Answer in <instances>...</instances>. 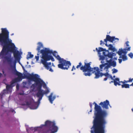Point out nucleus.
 <instances>
[{
	"mask_svg": "<svg viewBox=\"0 0 133 133\" xmlns=\"http://www.w3.org/2000/svg\"><path fill=\"white\" fill-rule=\"evenodd\" d=\"M39 77V76L38 74H35V75H30L28 78L30 79L31 81H34L36 86H37V92L36 94V95L37 97L39 98V99L37 102L34 103L33 104L35 106L32 107L33 109L37 108L44 95L47 94L50 92L49 89L47 88L45 91H44L42 89V86H43L44 88L46 86V84Z\"/></svg>",
	"mask_w": 133,
	"mask_h": 133,
	"instance_id": "1",
	"label": "nucleus"
},
{
	"mask_svg": "<svg viewBox=\"0 0 133 133\" xmlns=\"http://www.w3.org/2000/svg\"><path fill=\"white\" fill-rule=\"evenodd\" d=\"M95 112L94 119L93 121V125L95 126L105 128L107 123L105 119L108 115L107 111L102 110L101 107L98 105L94 102Z\"/></svg>",
	"mask_w": 133,
	"mask_h": 133,
	"instance_id": "2",
	"label": "nucleus"
},
{
	"mask_svg": "<svg viewBox=\"0 0 133 133\" xmlns=\"http://www.w3.org/2000/svg\"><path fill=\"white\" fill-rule=\"evenodd\" d=\"M2 33L0 34V42L3 48L0 55H3L7 51H12L14 49L15 45L12 41L9 39V32L5 28L1 29Z\"/></svg>",
	"mask_w": 133,
	"mask_h": 133,
	"instance_id": "3",
	"label": "nucleus"
},
{
	"mask_svg": "<svg viewBox=\"0 0 133 133\" xmlns=\"http://www.w3.org/2000/svg\"><path fill=\"white\" fill-rule=\"evenodd\" d=\"M91 62L86 63L84 62V65H82L81 62L79 63V64L76 67L77 69L80 67V70L84 72L83 75L86 76H90L92 73H94L95 75L94 77L95 79L99 78L102 76V73L100 72V70L98 67L91 68L90 66Z\"/></svg>",
	"mask_w": 133,
	"mask_h": 133,
	"instance_id": "4",
	"label": "nucleus"
},
{
	"mask_svg": "<svg viewBox=\"0 0 133 133\" xmlns=\"http://www.w3.org/2000/svg\"><path fill=\"white\" fill-rule=\"evenodd\" d=\"M4 58L7 61L8 63L11 65V67H13L15 69L14 74L18 76L17 78H15L12 80L13 83H15L19 81H21L22 79L26 78L24 76V75H23V74L22 73L19 72L16 70V61H14L12 62L14 65L13 66L11 65L12 63V58L7 56H6L4 57Z\"/></svg>",
	"mask_w": 133,
	"mask_h": 133,
	"instance_id": "5",
	"label": "nucleus"
},
{
	"mask_svg": "<svg viewBox=\"0 0 133 133\" xmlns=\"http://www.w3.org/2000/svg\"><path fill=\"white\" fill-rule=\"evenodd\" d=\"M59 61V63L58 65V67L62 69L67 70L71 65V63L69 61H67L63 58H61L59 55H57V52L56 51L53 52L52 53Z\"/></svg>",
	"mask_w": 133,
	"mask_h": 133,
	"instance_id": "6",
	"label": "nucleus"
},
{
	"mask_svg": "<svg viewBox=\"0 0 133 133\" xmlns=\"http://www.w3.org/2000/svg\"><path fill=\"white\" fill-rule=\"evenodd\" d=\"M42 57L46 59V60H51L52 61H54L55 59L51 55H49V54H51L52 53V50H50L49 49H46L44 50H41Z\"/></svg>",
	"mask_w": 133,
	"mask_h": 133,
	"instance_id": "7",
	"label": "nucleus"
},
{
	"mask_svg": "<svg viewBox=\"0 0 133 133\" xmlns=\"http://www.w3.org/2000/svg\"><path fill=\"white\" fill-rule=\"evenodd\" d=\"M105 128L93 126L91 128V133H105Z\"/></svg>",
	"mask_w": 133,
	"mask_h": 133,
	"instance_id": "8",
	"label": "nucleus"
},
{
	"mask_svg": "<svg viewBox=\"0 0 133 133\" xmlns=\"http://www.w3.org/2000/svg\"><path fill=\"white\" fill-rule=\"evenodd\" d=\"M42 59L41 60V62L42 64L44 65L45 68L48 70H49V71L53 72V70L50 67L49 65H50L51 64V62L47 63V61L49 60H46L45 58H43L42 57H41Z\"/></svg>",
	"mask_w": 133,
	"mask_h": 133,
	"instance_id": "9",
	"label": "nucleus"
},
{
	"mask_svg": "<svg viewBox=\"0 0 133 133\" xmlns=\"http://www.w3.org/2000/svg\"><path fill=\"white\" fill-rule=\"evenodd\" d=\"M112 59H110L109 60H107V62L108 63V64L104 68V69H106V71H107L108 70V69L110 68V66H112L113 67H115L116 66V62L114 61L111 62Z\"/></svg>",
	"mask_w": 133,
	"mask_h": 133,
	"instance_id": "10",
	"label": "nucleus"
},
{
	"mask_svg": "<svg viewBox=\"0 0 133 133\" xmlns=\"http://www.w3.org/2000/svg\"><path fill=\"white\" fill-rule=\"evenodd\" d=\"M130 48L131 47H128V48H127V49H119V50L117 52V53L120 56H121L122 54H123L125 55H126L127 53V51H130Z\"/></svg>",
	"mask_w": 133,
	"mask_h": 133,
	"instance_id": "11",
	"label": "nucleus"
},
{
	"mask_svg": "<svg viewBox=\"0 0 133 133\" xmlns=\"http://www.w3.org/2000/svg\"><path fill=\"white\" fill-rule=\"evenodd\" d=\"M99 105H101L103 109H109L108 106H110L109 102L107 100H106L103 102H101L99 104Z\"/></svg>",
	"mask_w": 133,
	"mask_h": 133,
	"instance_id": "12",
	"label": "nucleus"
},
{
	"mask_svg": "<svg viewBox=\"0 0 133 133\" xmlns=\"http://www.w3.org/2000/svg\"><path fill=\"white\" fill-rule=\"evenodd\" d=\"M116 39L117 40H119L118 38H115V37H111L109 35H107L106 38L104 40V42L107 43L108 41L111 42H112L113 41Z\"/></svg>",
	"mask_w": 133,
	"mask_h": 133,
	"instance_id": "13",
	"label": "nucleus"
},
{
	"mask_svg": "<svg viewBox=\"0 0 133 133\" xmlns=\"http://www.w3.org/2000/svg\"><path fill=\"white\" fill-rule=\"evenodd\" d=\"M37 44L38 46H37V48H36V50L38 51V53H41V50H44L46 49H48L46 48H44L43 49H42L41 50V49L43 48V45L42 43L40 42H39Z\"/></svg>",
	"mask_w": 133,
	"mask_h": 133,
	"instance_id": "14",
	"label": "nucleus"
},
{
	"mask_svg": "<svg viewBox=\"0 0 133 133\" xmlns=\"http://www.w3.org/2000/svg\"><path fill=\"white\" fill-rule=\"evenodd\" d=\"M14 56L16 60L19 61V51H15L13 52Z\"/></svg>",
	"mask_w": 133,
	"mask_h": 133,
	"instance_id": "15",
	"label": "nucleus"
},
{
	"mask_svg": "<svg viewBox=\"0 0 133 133\" xmlns=\"http://www.w3.org/2000/svg\"><path fill=\"white\" fill-rule=\"evenodd\" d=\"M10 82V85L5 83L6 85V89L7 91H9L13 87L15 86V85L14 84V83H12V80Z\"/></svg>",
	"mask_w": 133,
	"mask_h": 133,
	"instance_id": "16",
	"label": "nucleus"
},
{
	"mask_svg": "<svg viewBox=\"0 0 133 133\" xmlns=\"http://www.w3.org/2000/svg\"><path fill=\"white\" fill-rule=\"evenodd\" d=\"M53 93H51L48 96V99L50 102L51 104L53 103V102L56 98V96H52Z\"/></svg>",
	"mask_w": 133,
	"mask_h": 133,
	"instance_id": "17",
	"label": "nucleus"
},
{
	"mask_svg": "<svg viewBox=\"0 0 133 133\" xmlns=\"http://www.w3.org/2000/svg\"><path fill=\"white\" fill-rule=\"evenodd\" d=\"M58 130V127L55 126V123L54 124L53 126L52 127L51 132L50 133H55L57 132Z\"/></svg>",
	"mask_w": 133,
	"mask_h": 133,
	"instance_id": "18",
	"label": "nucleus"
},
{
	"mask_svg": "<svg viewBox=\"0 0 133 133\" xmlns=\"http://www.w3.org/2000/svg\"><path fill=\"white\" fill-rule=\"evenodd\" d=\"M105 52H103V54L105 56H107L108 57L110 58L111 59L112 58L113 56H114L116 55V54L114 53H111L109 52L107 55L105 54Z\"/></svg>",
	"mask_w": 133,
	"mask_h": 133,
	"instance_id": "19",
	"label": "nucleus"
},
{
	"mask_svg": "<svg viewBox=\"0 0 133 133\" xmlns=\"http://www.w3.org/2000/svg\"><path fill=\"white\" fill-rule=\"evenodd\" d=\"M55 123L54 122H52L49 120H47L45 122V125L49 127L53 126L54 124Z\"/></svg>",
	"mask_w": 133,
	"mask_h": 133,
	"instance_id": "20",
	"label": "nucleus"
},
{
	"mask_svg": "<svg viewBox=\"0 0 133 133\" xmlns=\"http://www.w3.org/2000/svg\"><path fill=\"white\" fill-rule=\"evenodd\" d=\"M108 64L107 63H105L104 64H101L99 66L100 69L101 71H103L104 70H105L106 71V69H104V68L106 66H105L106 65H107Z\"/></svg>",
	"mask_w": 133,
	"mask_h": 133,
	"instance_id": "21",
	"label": "nucleus"
},
{
	"mask_svg": "<svg viewBox=\"0 0 133 133\" xmlns=\"http://www.w3.org/2000/svg\"><path fill=\"white\" fill-rule=\"evenodd\" d=\"M22 68H23V70L24 72L25 73V74H24V76L26 78L28 79L29 80L31 81L30 79H29L28 78V77L30 75H35V74H30L29 73L27 72V71L25 70L24 68L23 67Z\"/></svg>",
	"mask_w": 133,
	"mask_h": 133,
	"instance_id": "22",
	"label": "nucleus"
},
{
	"mask_svg": "<svg viewBox=\"0 0 133 133\" xmlns=\"http://www.w3.org/2000/svg\"><path fill=\"white\" fill-rule=\"evenodd\" d=\"M22 68H23V70L24 72L25 73V74H24V76L26 78L28 79L29 80L31 81L30 79H29L28 78V77L30 75H35V74H30L29 73L27 72V71L25 70L24 68L23 67Z\"/></svg>",
	"mask_w": 133,
	"mask_h": 133,
	"instance_id": "23",
	"label": "nucleus"
},
{
	"mask_svg": "<svg viewBox=\"0 0 133 133\" xmlns=\"http://www.w3.org/2000/svg\"><path fill=\"white\" fill-rule=\"evenodd\" d=\"M105 45L107 47H109V49L111 51H114L116 50L115 48L113 47L112 45L111 44H109L108 45L107 43H105Z\"/></svg>",
	"mask_w": 133,
	"mask_h": 133,
	"instance_id": "24",
	"label": "nucleus"
},
{
	"mask_svg": "<svg viewBox=\"0 0 133 133\" xmlns=\"http://www.w3.org/2000/svg\"><path fill=\"white\" fill-rule=\"evenodd\" d=\"M98 48L99 49H98L97 48H96V50L98 53H99L100 52L102 51L104 52V51H107L105 49H103V48L101 47H99Z\"/></svg>",
	"mask_w": 133,
	"mask_h": 133,
	"instance_id": "25",
	"label": "nucleus"
},
{
	"mask_svg": "<svg viewBox=\"0 0 133 133\" xmlns=\"http://www.w3.org/2000/svg\"><path fill=\"white\" fill-rule=\"evenodd\" d=\"M120 58H122L123 61H125L128 59V58L127 56L125 55H123L119 56Z\"/></svg>",
	"mask_w": 133,
	"mask_h": 133,
	"instance_id": "26",
	"label": "nucleus"
},
{
	"mask_svg": "<svg viewBox=\"0 0 133 133\" xmlns=\"http://www.w3.org/2000/svg\"><path fill=\"white\" fill-rule=\"evenodd\" d=\"M118 82H119V79L118 78H116L115 79H114V82L115 86L117 85Z\"/></svg>",
	"mask_w": 133,
	"mask_h": 133,
	"instance_id": "27",
	"label": "nucleus"
},
{
	"mask_svg": "<svg viewBox=\"0 0 133 133\" xmlns=\"http://www.w3.org/2000/svg\"><path fill=\"white\" fill-rule=\"evenodd\" d=\"M33 55L31 54V52H29L27 55L26 58L27 59H28L29 58H32L33 57Z\"/></svg>",
	"mask_w": 133,
	"mask_h": 133,
	"instance_id": "28",
	"label": "nucleus"
},
{
	"mask_svg": "<svg viewBox=\"0 0 133 133\" xmlns=\"http://www.w3.org/2000/svg\"><path fill=\"white\" fill-rule=\"evenodd\" d=\"M130 85L128 84H125L122 85V88H129Z\"/></svg>",
	"mask_w": 133,
	"mask_h": 133,
	"instance_id": "29",
	"label": "nucleus"
},
{
	"mask_svg": "<svg viewBox=\"0 0 133 133\" xmlns=\"http://www.w3.org/2000/svg\"><path fill=\"white\" fill-rule=\"evenodd\" d=\"M34 102L32 103H31V104H30L29 103V102H27L26 103V104L27 105H30V106H31V107L33 109H33L32 108V107L34 106H35V105L34 104H33V103H34Z\"/></svg>",
	"mask_w": 133,
	"mask_h": 133,
	"instance_id": "30",
	"label": "nucleus"
},
{
	"mask_svg": "<svg viewBox=\"0 0 133 133\" xmlns=\"http://www.w3.org/2000/svg\"><path fill=\"white\" fill-rule=\"evenodd\" d=\"M128 55L131 58H133V54L132 52H130L128 54Z\"/></svg>",
	"mask_w": 133,
	"mask_h": 133,
	"instance_id": "31",
	"label": "nucleus"
},
{
	"mask_svg": "<svg viewBox=\"0 0 133 133\" xmlns=\"http://www.w3.org/2000/svg\"><path fill=\"white\" fill-rule=\"evenodd\" d=\"M112 73L113 74L117 72L118 70L116 69H115V68H114L113 69H112Z\"/></svg>",
	"mask_w": 133,
	"mask_h": 133,
	"instance_id": "32",
	"label": "nucleus"
},
{
	"mask_svg": "<svg viewBox=\"0 0 133 133\" xmlns=\"http://www.w3.org/2000/svg\"><path fill=\"white\" fill-rule=\"evenodd\" d=\"M108 75H109V74L108 72H107L104 74L102 73V76H104L105 77H108Z\"/></svg>",
	"mask_w": 133,
	"mask_h": 133,
	"instance_id": "33",
	"label": "nucleus"
},
{
	"mask_svg": "<svg viewBox=\"0 0 133 133\" xmlns=\"http://www.w3.org/2000/svg\"><path fill=\"white\" fill-rule=\"evenodd\" d=\"M39 53H37V56H35V58L36 59V60L37 61H38L39 59Z\"/></svg>",
	"mask_w": 133,
	"mask_h": 133,
	"instance_id": "34",
	"label": "nucleus"
},
{
	"mask_svg": "<svg viewBox=\"0 0 133 133\" xmlns=\"http://www.w3.org/2000/svg\"><path fill=\"white\" fill-rule=\"evenodd\" d=\"M129 42L128 41H127V42H126V46H128V47H130L129 45Z\"/></svg>",
	"mask_w": 133,
	"mask_h": 133,
	"instance_id": "35",
	"label": "nucleus"
},
{
	"mask_svg": "<svg viewBox=\"0 0 133 133\" xmlns=\"http://www.w3.org/2000/svg\"><path fill=\"white\" fill-rule=\"evenodd\" d=\"M16 89L17 90H18L19 88V85L18 84H17L16 86Z\"/></svg>",
	"mask_w": 133,
	"mask_h": 133,
	"instance_id": "36",
	"label": "nucleus"
},
{
	"mask_svg": "<svg viewBox=\"0 0 133 133\" xmlns=\"http://www.w3.org/2000/svg\"><path fill=\"white\" fill-rule=\"evenodd\" d=\"M133 80V78H132V79H131V78H130L129 79L128 81H127V82H132Z\"/></svg>",
	"mask_w": 133,
	"mask_h": 133,
	"instance_id": "37",
	"label": "nucleus"
},
{
	"mask_svg": "<svg viewBox=\"0 0 133 133\" xmlns=\"http://www.w3.org/2000/svg\"><path fill=\"white\" fill-rule=\"evenodd\" d=\"M108 77H110L111 78V79L112 80L113 79V77L112 76L110 75H109H109H108Z\"/></svg>",
	"mask_w": 133,
	"mask_h": 133,
	"instance_id": "38",
	"label": "nucleus"
},
{
	"mask_svg": "<svg viewBox=\"0 0 133 133\" xmlns=\"http://www.w3.org/2000/svg\"><path fill=\"white\" fill-rule=\"evenodd\" d=\"M108 77H110L111 78V79L112 80L113 79V77L112 76L110 75H109H109H108Z\"/></svg>",
	"mask_w": 133,
	"mask_h": 133,
	"instance_id": "39",
	"label": "nucleus"
},
{
	"mask_svg": "<svg viewBox=\"0 0 133 133\" xmlns=\"http://www.w3.org/2000/svg\"><path fill=\"white\" fill-rule=\"evenodd\" d=\"M100 44L101 45L102 44H104V43L102 40H101L100 41Z\"/></svg>",
	"mask_w": 133,
	"mask_h": 133,
	"instance_id": "40",
	"label": "nucleus"
},
{
	"mask_svg": "<svg viewBox=\"0 0 133 133\" xmlns=\"http://www.w3.org/2000/svg\"><path fill=\"white\" fill-rule=\"evenodd\" d=\"M39 127H35L34 128V131H36L39 128Z\"/></svg>",
	"mask_w": 133,
	"mask_h": 133,
	"instance_id": "41",
	"label": "nucleus"
},
{
	"mask_svg": "<svg viewBox=\"0 0 133 133\" xmlns=\"http://www.w3.org/2000/svg\"><path fill=\"white\" fill-rule=\"evenodd\" d=\"M75 70L76 69V68H75V66L74 65L72 67V68L71 69V71H73L74 70Z\"/></svg>",
	"mask_w": 133,
	"mask_h": 133,
	"instance_id": "42",
	"label": "nucleus"
},
{
	"mask_svg": "<svg viewBox=\"0 0 133 133\" xmlns=\"http://www.w3.org/2000/svg\"><path fill=\"white\" fill-rule=\"evenodd\" d=\"M118 60L119 61V63H121L122 62V59H118Z\"/></svg>",
	"mask_w": 133,
	"mask_h": 133,
	"instance_id": "43",
	"label": "nucleus"
},
{
	"mask_svg": "<svg viewBox=\"0 0 133 133\" xmlns=\"http://www.w3.org/2000/svg\"><path fill=\"white\" fill-rule=\"evenodd\" d=\"M101 59L102 60H104V58H105V57L103 56H102L101 57Z\"/></svg>",
	"mask_w": 133,
	"mask_h": 133,
	"instance_id": "44",
	"label": "nucleus"
},
{
	"mask_svg": "<svg viewBox=\"0 0 133 133\" xmlns=\"http://www.w3.org/2000/svg\"><path fill=\"white\" fill-rule=\"evenodd\" d=\"M2 72L4 75L5 76L6 75V74L5 73L4 71L3 70L2 71Z\"/></svg>",
	"mask_w": 133,
	"mask_h": 133,
	"instance_id": "45",
	"label": "nucleus"
},
{
	"mask_svg": "<svg viewBox=\"0 0 133 133\" xmlns=\"http://www.w3.org/2000/svg\"><path fill=\"white\" fill-rule=\"evenodd\" d=\"M89 104H90V107L91 108L92 106V104L91 103H90Z\"/></svg>",
	"mask_w": 133,
	"mask_h": 133,
	"instance_id": "46",
	"label": "nucleus"
},
{
	"mask_svg": "<svg viewBox=\"0 0 133 133\" xmlns=\"http://www.w3.org/2000/svg\"><path fill=\"white\" fill-rule=\"evenodd\" d=\"M23 83L24 85H25L27 84V82H23Z\"/></svg>",
	"mask_w": 133,
	"mask_h": 133,
	"instance_id": "47",
	"label": "nucleus"
},
{
	"mask_svg": "<svg viewBox=\"0 0 133 133\" xmlns=\"http://www.w3.org/2000/svg\"><path fill=\"white\" fill-rule=\"evenodd\" d=\"M107 79H108L107 78H104V81H106V80H107Z\"/></svg>",
	"mask_w": 133,
	"mask_h": 133,
	"instance_id": "48",
	"label": "nucleus"
},
{
	"mask_svg": "<svg viewBox=\"0 0 133 133\" xmlns=\"http://www.w3.org/2000/svg\"><path fill=\"white\" fill-rule=\"evenodd\" d=\"M121 82V83H123V84H124L125 83V82H124V81H121V82Z\"/></svg>",
	"mask_w": 133,
	"mask_h": 133,
	"instance_id": "49",
	"label": "nucleus"
},
{
	"mask_svg": "<svg viewBox=\"0 0 133 133\" xmlns=\"http://www.w3.org/2000/svg\"><path fill=\"white\" fill-rule=\"evenodd\" d=\"M2 76V74L1 73H0V77Z\"/></svg>",
	"mask_w": 133,
	"mask_h": 133,
	"instance_id": "50",
	"label": "nucleus"
},
{
	"mask_svg": "<svg viewBox=\"0 0 133 133\" xmlns=\"http://www.w3.org/2000/svg\"><path fill=\"white\" fill-rule=\"evenodd\" d=\"M124 82H125V83H127L128 82H127V81H126L125 80H124Z\"/></svg>",
	"mask_w": 133,
	"mask_h": 133,
	"instance_id": "51",
	"label": "nucleus"
},
{
	"mask_svg": "<svg viewBox=\"0 0 133 133\" xmlns=\"http://www.w3.org/2000/svg\"><path fill=\"white\" fill-rule=\"evenodd\" d=\"M117 85H121V84H120L119 83V82H118V84H117Z\"/></svg>",
	"mask_w": 133,
	"mask_h": 133,
	"instance_id": "52",
	"label": "nucleus"
},
{
	"mask_svg": "<svg viewBox=\"0 0 133 133\" xmlns=\"http://www.w3.org/2000/svg\"><path fill=\"white\" fill-rule=\"evenodd\" d=\"M130 86H133V83H132L130 85Z\"/></svg>",
	"mask_w": 133,
	"mask_h": 133,
	"instance_id": "53",
	"label": "nucleus"
},
{
	"mask_svg": "<svg viewBox=\"0 0 133 133\" xmlns=\"http://www.w3.org/2000/svg\"><path fill=\"white\" fill-rule=\"evenodd\" d=\"M113 82V81H111V82H110V83H112Z\"/></svg>",
	"mask_w": 133,
	"mask_h": 133,
	"instance_id": "54",
	"label": "nucleus"
},
{
	"mask_svg": "<svg viewBox=\"0 0 133 133\" xmlns=\"http://www.w3.org/2000/svg\"><path fill=\"white\" fill-rule=\"evenodd\" d=\"M92 109H91V110L89 112H92Z\"/></svg>",
	"mask_w": 133,
	"mask_h": 133,
	"instance_id": "55",
	"label": "nucleus"
},
{
	"mask_svg": "<svg viewBox=\"0 0 133 133\" xmlns=\"http://www.w3.org/2000/svg\"><path fill=\"white\" fill-rule=\"evenodd\" d=\"M12 112H15V111L14 110H13L12 111Z\"/></svg>",
	"mask_w": 133,
	"mask_h": 133,
	"instance_id": "56",
	"label": "nucleus"
},
{
	"mask_svg": "<svg viewBox=\"0 0 133 133\" xmlns=\"http://www.w3.org/2000/svg\"><path fill=\"white\" fill-rule=\"evenodd\" d=\"M113 77L114 78H115V76H113Z\"/></svg>",
	"mask_w": 133,
	"mask_h": 133,
	"instance_id": "57",
	"label": "nucleus"
},
{
	"mask_svg": "<svg viewBox=\"0 0 133 133\" xmlns=\"http://www.w3.org/2000/svg\"><path fill=\"white\" fill-rule=\"evenodd\" d=\"M14 34L13 33V34H11V36H12V35H14Z\"/></svg>",
	"mask_w": 133,
	"mask_h": 133,
	"instance_id": "58",
	"label": "nucleus"
},
{
	"mask_svg": "<svg viewBox=\"0 0 133 133\" xmlns=\"http://www.w3.org/2000/svg\"><path fill=\"white\" fill-rule=\"evenodd\" d=\"M131 110H132V111L133 112V108Z\"/></svg>",
	"mask_w": 133,
	"mask_h": 133,
	"instance_id": "59",
	"label": "nucleus"
},
{
	"mask_svg": "<svg viewBox=\"0 0 133 133\" xmlns=\"http://www.w3.org/2000/svg\"><path fill=\"white\" fill-rule=\"evenodd\" d=\"M4 90V91H5V89L4 90Z\"/></svg>",
	"mask_w": 133,
	"mask_h": 133,
	"instance_id": "60",
	"label": "nucleus"
},
{
	"mask_svg": "<svg viewBox=\"0 0 133 133\" xmlns=\"http://www.w3.org/2000/svg\"><path fill=\"white\" fill-rule=\"evenodd\" d=\"M20 94L21 95V93Z\"/></svg>",
	"mask_w": 133,
	"mask_h": 133,
	"instance_id": "61",
	"label": "nucleus"
},
{
	"mask_svg": "<svg viewBox=\"0 0 133 133\" xmlns=\"http://www.w3.org/2000/svg\"><path fill=\"white\" fill-rule=\"evenodd\" d=\"M4 80L3 81V82H4Z\"/></svg>",
	"mask_w": 133,
	"mask_h": 133,
	"instance_id": "62",
	"label": "nucleus"
},
{
	"mask_svg": "<svg viewBox=\"0 0 133 133\" xmlns=\"http://www.w3.org/2000/svg\"><path fill=\"white\" fill-rule=\"evenodd\" d=\"M4 94V93H3V94Z\"/></svg>",
	"mask_w": 133,
	"mask_h": 133,
	"instance_id": "63",
	"label": "nucleus"
},
{
	"mask_svg": "<svg viewBox=\"0 0 133 133\" xmlns=\"http://www.w3.org/2000/svg\"><path fill=\"white\" fill-rule=\"evenodd\" d=\"M101 63H102V61H101Z\"/></svg>",
	"mask_w": 133,
	"mask_h": 133,
	"instance_id": "64",
	"label": "nucleus"
}]
</instances>
